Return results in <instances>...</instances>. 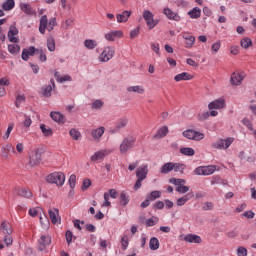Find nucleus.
I'll return each mask as SVG.
<instances>
[{"label":"nucleus","mask_w":256,"mask_h":256,"mask_svg":"<svg viewBox=\"0 0 256 256\" xmlns=\"http://www.w3.org/2000/svg\"><path fill=\"white\" fill-rule=\"evenodd\" d=\"M211 49L213 53H217L221 49V41H217L216 43L212 44Z\"/></svg>","instance_id":"obj_61"},{"label":"nucleus","mask_w":256,"mask_h":256,"mask_svg":"<svg viewBox=\"0 0 256 256\" xmlns=\"http://www.w3.org/2000/svg\"><path fill=\"white\" fill-rule=\"evenodd\" d=\"M108 155H111V150L109 149H101L96 151L91 157L90 161L92 163H101L102 161H105V157H108Z\"/></svg>","instance_id":"obj_5"},{"label":"nucleus","mask_w":256,"mask_h":256,"mask_svg":"<svg viewBox=\"0 0 256 256\" xmlns=\"http://www.w3.org/2000/svg\"><path fill=\"white\" fill-rule=\"evenodd\" d=\"M185 169H186L185 164L173 163V171H175V173H181V174H183V172L185 171Z\"/></svg>","instance_id":"obj_46"},{"label":"nucleus","mask_w":256,"mask_h":256,"mask_svg":"<svg viewBox=\"0 0 256 256\" xmlns=\"http://www.w3.org/2000/svg\"><path fill=\"white\" fill-rule=\"evenodd\" d=\"M149 173V168L147 165H143L137 168L136 170V177L142 181L147 179V174Z\"/></svg>","instance_id":"obj_16"},{"label":"nucleus","mask_w":256,"mask_h":256,"mask_svg":"<svg viewBox=\"0 0 256 256\" xmlns=\"http://www.w3.org/2000/svg\"><path fill=\"white\" fill-rule=\"evenodd\" d=\"M33 125V120H31V116L24 115L23 127L29 129Z\"/></svg>","instance_id":"obj_52"},{"label":"nucleus","mask_w":256,"mask_h":256,"mask_svg":"<svg viewBox=\"0 0 256 256\" xmlns=\"http://www.w3.org/2000/svg\"><path fill=\"white\" fill-rule=\"evenodd\" d=\"M40 129H41L44 137H51L53 135V130L51 128H47V126L45 124H41Z\"/></svg>","instance_id":"obj_44"},{"label":"nucleus","mask_w":256,"mask_h":256,"mask_svg":"<svg viewBox=\"0 0 256 256\" xmlns=\"http://www.w3.org/2000/svg\"><path fill=\"white\" fill-rule=\"evenodd\" d=\"M48 213H49L51 223H53V225H57V222L59 221L57 219V217L59 215V209H57V208L49 209Z\"/></svg>","instance_id":"obj_31"},{"label":"nucleus","mask_w":256,"mask_h":256,"mask_svg":"<svg viewBox=\"0 0 256 256\" xmlns=\"http://www.w3.org/2000/svg\"><path fill=\"white\" fill-rule=\"evenodd\" d=\"M70 189L74 190L75 185L77 183V176L75 174H72L68 180Z\"/></svg>","instance_id":"obj_56"},{"label":"nucleus","mask_w":256,"mask_h":256,"mask_svg":"<svg viewBox=\"0 0 256 256\" xmlns=\"http://www.w3.org/2000/svg\"><path fill=\"white\" fill-rule=\"evenodd\" d=\"M188 15L191 19H199L201 17V9L195 7L188 12Z\"/></svg>","instance_id":"obj_40"},{"label":"nucleus","mask_w":256,"mask_h":256,"mask_svg":"<svg viewBox=\"0 0 256 256\" xmlns=\"http://www.w3.org/2000/svg\"><path fill=\"white\" fill-rule=\"evenodd\" d=\"M176 191H177V193H182V194L188 193L189 186H185L182 184L181 186L176 187Z\"/></svg>","instance_id":"obj_59"},{"label":"nucleus","mask_w":256,"mask_h":256,"mask_svg":"<svg viewBox=\"0 0 256 256\" xmlns=\"http://www.w3.org/2000/svg\"><path fill=\"white\" fill-rule=\"evenodd\" d=\"M50 117L56 123H65V116L61 112H51Z\"/></svg>","instance_id":"obj_29"},{"label":"nucleus","mask_w":256,"mask_h":256,"mask_svg":"<svg viewBox=\"0 0 256 256\" xmlns=\"http://www.w3.org/2000/svg\"><path fill=\"white\" fill-rule=\"evenodd\" d=\"M2 9H3V11H11V10L15 9V0H6L2 4Z\"/></svg>","instance_id":"obj_36"},{"label":"nucleus","mask_w":256,"mask_h":256,"mask_svg":"<svg viewBox=\"0 0 256 256\" xmlns=\"http://www.w3.org/2000/svg\"><path fill=\"white\" fill-rule=\"evenodd\" d=\"M191 79H193V75L189 72H182L174 77V81H176V83H179L180 81H191Z\"/></svg>","instance_id":"obj_24"},{"label":"nucleus","mask_w":256,"mask_h":256,"mask_svg":"<svg viewBox=\"0 0 256 256\" xmlns=\"http://www.w3.org/2000/svg\"><path fill=\"white\" fill-rule=\"evenodd\" d=\"M240 45L242 49H249V47H253V40L249 37H245L240 41Z\"/></svg>","instance_id":"obj_38"},{"label":"nucleus","mask_w":256,"mask_h":256,"mask_svg":"<svg viewBox=\"0 0 256 256\" xmlns=\"http://www.w3.org/2000/svg\"><path fill=\"white\" fill-rule=\"evenodd\" d=\"M51 91H53V87L51 85L46 86L43 91L44 97H51Z\"/></svg>","instance_id":"obj_60"},{"label":"nucleus","mask_w":256,"mask_h":256,"mask_svg":"<svg viewBox=\"0 0 256 256\" xmlns=\"http://www.w3.org/2000/svg\"><path fill=\"white\" fill-rule=\"evenodd\" d=\"M143 19L146 21L147 27H149V29H155V26L158 22L153 18V13L151 11L144 10Z\"/></svg>","instance_id":"obj_9"},{"label":"nucleus","mask_w":256,"mask_h":256,"mask_svg":"<svg viewBox=\"0 0 256 256\" xmlns=\"http://www.w3.org/2000/svg\"><path fill=\"white\" fill-rule=\"evenodd\" d=\"M39 251H45L47 245H51V237L42 235L38 240Z\"/></svg>","instance_id":"obj_21"},{"label":"nucleus","mask_w":256,"mask_h":256,"mask_svg":"<svg viewBox=\"0 0 256 256\" xmlns=\"http://www.w3.org/2000/svg\"><path fill=\"white\" fill-rule=\"evenodd\" d=\"M17 35H19V29H17L15 25H11L8 31V39L10 43H19Z\"/></svg>","instance_id":"obj_12"},{"label":"nucleus","mask_w":256,"mask_h":256,"mask_svg":"<svg viewBox=\"0 0 256 256\" xmlns=\"http://www.w3.org/2000/svg\"><path fill=\"white\" fill-rule=\"evenodd\" d=\"M120 203L125 207L126 205H129V195L127 192L122 191L120 194Z\"/></svg>","instance_id":"obj_45"},{"label":"nucleus","mask_w":256,"mask_h":256,"mask_svg":"<svg viewBox=\"0 0 256 256\" xmlns=\"http://www.w3.org/2000/svg\"><path fill=\"white\" fill-rule=\"evenodd\" d=\"M37 55H39V59L42 63H45V61H47V54H45V51H43V49H38Z\"/></svg>","instance_id":"obj_57"},{"label":"nucleus","mask_w":256,"mask_h":256,"mask_svg":"<svg viewBox=\"0 0 256 256\" xmlns=\"http://www.w3.org/2000/svg\"><path fill=\"white\" fill-rule=\"evenodd\" d=\"M183 241H185L186 243H195V244L203 243V239L201 238V236L197 234H186L183 237Z\"/></svg>","instance_id":"obj_15"},{"label":"nucleus","mask_w":256,"mask_h":256,"mask_svg":"<svg viewBox=\"0 0 256 256\" xmlns=\"http://www.w3.org/2000/svg\"><path fill=\"white\" fill-rule=\"evenodd\" d=\"M104 37L106 41H115V39H121L123 37V31L121 30L111 31L105 34Z\"/></svg>","instance_id":"obj_18"},{"label":"nucleus","mask_w":256,"mask_h":256,"mask_svg":"<svg viewBox=\"0 0 256 256\" xmlns=\"http://www.w3.org/2000/svg\"><path fill=\"white\" fill-rule=\"evenodd\" d=\"M237 255L238 256H247V250L245 249V247H239L237 249Z\"/></svg>","instance_id":"obj_64"},{"label":"nucleus","mask_w":256,"mask_h":256,"mask_svg":"<svg viewBox=\"0 0 256 256\" xmlns=\"http://www.w3.org/2000/svg\"><path fill=\"white\" fill-rule=\"evenodd\" d=\"M84 46L86 47V49H95V47H97V41L87 39L84 41Z\"/></svg>","instance_id":"obj_49"},{"label":"nucleus","mask_w":256,"mask_h":256,"mask_svg":"<svg viewBox=\"0 0 256 256\" xmlns=\"http://www.w3.org/2000/svg\"><path fill=\"white\" fill-rule=\"evenodd\" d=\"M40 223L43 227V229H49V218H47V216H40Z\"/></svg>","instance_id":"obj_54"},{"label":"nucleus","mask_w":256,"mask_h":256,"mask_svg":"<svg viewBox=\"0 0 256 256\" xmlns=\"http://www.w3.org/2000/svg\"><path fill=\"white\" fill-rule=\"evenodd\" d=\"M145 223H146V227H155V225L159 223V218L153 216L152 218L147 219Z\"/></svg>","instance_id":"obj_50"},{"label":"nucleus","mask_w":256,"mask_h":256,"mask_svg":"<svg viewBox=\"0 0 256 256\" xmlns=\"http://www.w3.org/2000/svg\"><path fill=\"white\" fill-rule=\"evenodd\" d=\"M0 151V155L3 159H9L11 153H15V147H13L11 144H6L1 147Z\"/></svg>","instance_id":"obj_14"},{"label":"nucleus","mask_w":256,"mask_h":256,"mask_svg":"<svg viewBox=\"0 0 256 256\" xmlns=\"http://www.w3.org/2000/svg\"><path fill=\"white\" fill-rule=\"evenodd\" d=\"M171 171H173V162L165 163L160 168V173H162V175H167V174L171 173Z\"/></svg>","instance_id":"obj_33"},{"label":"nucleus","mask_w":256,"mask_h":256,"mask_svg":"<svg viewBox=\"0 0 256 256\" xmlns=\"http://www.w3.org/2000/svg\"><path fill=\"white\" fill-rule=\"evenodd\" d=\"M225 98H218L208 104V109L213 111V109H225L226 107Z\"/></svg>","instance_id":"obj_11"},{"label":"nucleus","mask_w":256,"mask_h":256,"mask_svg":"<svg viewBox=\"0 0 256 256\" xmlns=\"http://www.w3.org/2000/svg\"><path fill=\"white\" fill-rule=\"evenodd\" d=\"M180 153L182 155H186L187 157H193V155H195V150L193 148H181L180 149Z\"/></svg>","instance_id":"obj_47"},{"label":"nucleus","mask_w":256,"mask_h":256,"mask_svg":"<svg viewBox=\"0 0 256 256\" xmlns=\"http://www.w3.org/2000/svg\"><path fill=\"white\" fill-rule=\"evenodd\" d=\"M39 163H41V153L35 151L30 155V165L31 167H35V165H39Z\"/></svg>","instance_id":"obj_26"},{"label":"nucleus","mask_w":256,"mask_h":256,"mask_svg":"<svg viewBox=\"0 0 256 256\" xmlns=\"http://www.w3.org/2000/svg\"><path fill=\"white\" fill-rule=\"evenodd\" d=\"M182 135L190 141H203V139H205V133L193 129L185 130L184 132H182Z\"/></svg>","instance_id":"obj_4"},{"label":"nucleus","mask_w":256,"mask_h":256,"mask_svg":"<svg viewBox=\"0 0 256 256\" xmlns=\"http://www.w3.org/2000/svg\"><path fill=\"white\" fill-rule=\"evenodd\" d=\"M54 77L56 81H58V83H65V81H71V76L69 75L61 76L59 72H55Z\"/></svg>","instance_id":"obj_41"},{"label":"nucleus","mask_w":256,"mask_h":256,"mask_svg":"<svg viewBox=\"0 0 256 256\" xmlns=\"http://www.w3.org/2000/svg\"><path fill=\"white\" fill-rule=\"evenodd\" d=\"M210 117L209 112H203L198 114V121H206V119Z\"/></svg>","instance_id":"obj_63"},{"label":"nucleus","mask_w":256,"mask_h":256,"mask_svg":"<svg viewBox=\"0 0 256 256\" xmlns=\"http://www.w3.org/2000/svg\"><path fill=\"white\" fill-rule=\"evenodd\" d=\"M129 17H131V11L125 10L116 15L117 23H127V21H129Z\"/></svg>","instance_id":"obj_25"},{"label":"nucleus","mask_w":256,"mask_h":256,"mask_svg":"<svg viewBox=\"0 0 256 256\" xmlns=\"http://www.w3.org/2000/svg\"><path fill=\"white\" fill-rule=\"evenodd\" d=\"M19 197H24L25 199H31L33 197V194L31 193V190L27 188H20L18 190Z\"/></svg>","instance_id":"obj_35"},{"label":"nucleus","mask_w":256,"mask_h":256,"mask_svg":"<svg viewBox=\"0 0 256 256\" xmlns=\"http://www.w3.org/2000/svg\"><path fill=\"white\" fill-rule=\"evenodd\" d=\"M56 25H57V18L53 17L49 20L47 19V15H43L40 18L39 31L41 35H45L46 29L51 33V31H53Z\"/></svg>","instance_id":"obj_1"},{"label":"nucleus","mask_w":256,"mask_h":256,"mask_svg":"<svg viewBox=\"0 0 256 256\" xmlns=\"http://www.w3.org/2000/svg\"><path fill=\"white\" fill-rule=\"evenodd\" d=\"M105 134V127L101 126L99 128L96 129H92L91 131V136L93 137L94 141H101V138L103 137V135Z\"/></svg>","instance_id":"obj_17"},{"label":"nucleus","mask_w":256,"mask_h":256,"mask_svg":"<svg viewBox=\"0 0 256 256\" xmlns=\"http://www.w3.org/2000/svg\"><path fill=\"white\" fill-rule=\"evenodd\" d=\"M233 141H235L232 137H228L226 139H220L212 144L213 149H229L231 145L233 144Z\"/></svg>","instance_id":"obj_7"},{"label":"nucleus","mask_w":256,"mask_h":256,"mask_svg":"<svg viewBox=\"0 0 256 256\" xmlns=\"http://www.w3.org/2000/svg\"><path fill=\"white\" fill-rule=\"evenodd\" d=\"M245 79V74L234 72L231 76L230 83L231 85H241Z\"/></svg>","instance_id":"obj_20"},{"label":"nucleus","mask_w":256,"mask_h":256,"mask_svg":"<svg viewBox=\"0 0 256 256\" xmlns=\"http://www.w3.org/2000/svg\"><path fill=\"white\" fill-rule=\"evenodd\" d=\"M122 249L125 251L129 247V236L125 235L121 239Z\"/></svg>","instance_id":"obj_58"},{"label":"nucleus","mask_w":256,"mask_h":256,"mask_svg":"<svg viewBox=\"0 0 256 256\" xmlns=\"http://www.w3.org/2000/svg\"><path fill=\"white\" fill-rule=\"evenodd\" d=\"M167 133H169V127L163 126L154 135V139H163V137H167Z\"/></svg>","instance_id":"obj_32"},{"label":"nucleus","mask_w":256,"mask_h":256,"mask_svg":"<svg viewBox=\"0 0 256 256\" xmlns=\"http://www.w3.org/2000/svg\"><path fill=\"white\" fill-rule=\"evenodd\" d=\"M19 7L22 13H24L25 15H28L30 17H37V12L35 11V9H33V6H31V4L21 2L19 4Z\"/></svg>","instance_id":"obj_10"},{"label":"nucleus","mask_w":256,"mask_h":256,"mask_svg":"<svg viewBox=\"0 0 256 256\" xmlns=\"http://www.w3.org/2000/svg\"><path fill=\"white\" fill-rule=\"evenodd\" d=\"M149 245H150L151 251H157V249H159V239H157V237L151 238Z\"/></svg>","instance_id":"obj_43"},{"label":"nucleus","mask_w":256,"mask_h":256,"mask_svg":"<svg viewBox=\"0 0 256 256\" xmlns=\"http://www.w3.org/2000/svg\"><path fill=\"white\" fill-rule=\"evenodd\" d=\"M195 197V193H193V191L187 193L186 195L182 196L181 198H178L176 201V204L178 207H183V205H185V203H187L188 201H191V199H193Z\"/></svg>","instance_id":"obj_19"},{"label":"nucleus","mask_w":256,"mask_h":256,"mask_svg":"<svg viewBox=\"0 0 256 256\" xmlns=\"http://www.w3.org/2000/svg\"><path fill=\"white\" fill-rule=\"evenodd\" d=\"M127 123H129V120H127V118L118 119L115 126L116 131H119L120 129H124V127H127Z\"/></svg>","instance_id":"obj_39"},{"label":"nucleus","mask_w":256,"mask_h":256,"mask_svg":"<svg viewBox=\"0 0 256 256\" xmlns=\"http://www.w3.org/2000/svg\"><path fill=\"white\" fill-rule=\"evenodd\" d=\"M115 56V48L111 46L104 47L102 53L99 56V61L101 63H107V61H111Z\"/></svg>","instance_id":"obj_6"},{"label":"nucleus","mask_w":256,"mask_h":256,"mask_svg":"<svg viewBox=\"0 0 256 256\" xmlns=\"http://www.w3.org/2000/svg\"><path fill=\"white\" fill-rule=\"evenodd\" d=\"M15 127V125L13 123L8 125V128L5 132V134L3 135V139L4 141H7V139H9L11 132L13 131V128Z\"/></svg>","instance_id":"obj_53"},{"label":"nucleus","mask_w":256,"mask_h":256,"mask_svg":"<svg viewBox=\"0 0 256 256\" xmlns=\"http://www.w3.org/2000/svg\"><path fill=\"white\" fill-rule=\"evenodd\" d=\"M217 170V166L208 165V166H199L194 170L195 175H213Z\"/></svg>","instance_id":"obj_8"},{"label":"nucleus","mask_w":256,"mask_h":256,"mask_svg":"<svg viewBox=\"0 0 256 256\" xmlns=\"http://www.w3.org/2000/svg\"><path fill=\"white\" fill-rule=\"evenodd\" d=\"M9 85V80L2 78L0 79V97H5L7 91H5V86Z\"/></svg>","instance_id":"obj_37"},{"label":"nucleus","mask_w":256,"mask_h":256,"mask_svg":"<svg viewBox=\"0 0 256 256\" xmlns=\"http://www.w3.org/2000/svg\"><path fill=\"white\" fill-rule=\"evenodd\" d=\"M8 51L12 55H17V53H19V51H21V46H19V44H9Z\"/></svg>","instance_id":"obj_42"},{"label":"nucleus","mask_w":256,"mask_h":256,"mask_svg":"<svg viewBox=\"0 0 256 256\" xmlns=\"http://www.w3.org/2000/svg\"><path fill=\"white\" fill-rule=\"evenodd\" d=\"M103 107V102L101 100H95L92 103V109H101Z\"/></svg>","instance_id":"obj_62"},{"label":"nucleus","mask_w":256,"mask_h":256,"mask_svg":"<svg viewBox=\"0 0 256 256\" xmlns=\"http://www.w3.org/2000/svg\"><path fill=\"white\" fill-rule=\"evenodd\" d=\"M37 50L35 47L30 46L27 49H24L22 51V59L23 61H29V57H33V55H35V53L37 54Z\"/></svg>","instance_id":"obj_22"},{"label":"nucleus","mask_w":256,"mask_h":256,"mask_svg":"<svg viewBox=\"0 0 256 256\" xmlns=\"http://www.w3.org/2000/svg\"><path fill=\"white\" fill-rule=\"evenodd\" d=\"M135 137L133 136H128L123 138L122 142L120 143L119 146V151L121 153V155H125L127 153H129V151H131V149H133V147H135Z\"/></svg>","instance_id":"obj_2"},{"label":"nucleus","mask_w":256,"mask_h":256,"mask_svg":"<svg viewBox=\"0 0 256 256\" xmlns=\"http://www.w3.org/2000/svg\"><path fill=\"white\" fill-rule=\"evenodd\" d=\"M110 197L111 199H117V190L110 189L108 192L104 193V203L102 207H111V202H109Z\"/></svg>","instance_id":"obj_13"},{"label":"nucleus","mask_w":256,"mask_h":256,"mask_svg":"<svg viewBox=\"0 0 256 256\" xmlns=\"http://www.w3.org/2000/svg\"><path fill=\"white\" fill-rule=\"evenodd\" d=\"M183 39H185V48L186 49H191L193 45H195V37L189 34H184Z\"/></svg>","instance_id":"obj_30"},{"label":"nucleus","mask_w":256,"mask_h":256,"mask_svg":"<svg viewBox=\"0 0 256 256\" xmlns=\"http://www.w3.org/2000/svg\"><path fill=\"white\" fill-rule=\"evenodd\" d=\"M0 231H2L3 235H11L13 233V227L9 222H2Z\"/></svg>","instance_id":"obj_28"},{"label":"nucleus","mask_w":256,"mask_h":256,"mask_svg":"<svg viewBox=\"0 0 256 256\" xmlns=\"http://www.w3.org/2000/svg\"><path fill=\"white\" fill-rule=\"evenodd\" d=\"M161 197V191L155 190L150 193L148 199L151 201H155V199H159Z\"/></svg>","instance_id":"obj_55"},{"label":"nucleus","mask_w":256,"mask_h":256,"mask_svg":"<svg viewBox=\"0 0 256 256\" xmlns=\"http://www.w3.org/2000/svg\"><path fill=\"white\" fill-rule=\"evenodd\" d=\"M163 13L167 16L168 19H170V21H181V16H179L177 12H173V10L169 8H165L163 10Z\"/></svg>","instance_id":"obj_23"},{"label":"nucleus","mask_w":256,"mask_h":256,"mask_svg":"<svg viewBox=\"0 0 256 256\" xmlns=\"http://www.w3.org/2000/svg\"><path fill=\"white\" fill-rule=\"evenodd\" d=\"M46 46H47L48 51H50V53H53L55 51V49H56L55 38L53 36H49L47 38Z\"/></svg>","instance_id":"obj_34"},{"label":"nucleus","mask_w":256,"mask_h":256,"mask_svg":"<svg viewBox=\"0 0 256 256\" xmlns=\"http://www.w3.org/2000/svg\"><path fill=\"white\" fill-rule=\"evenodd\" d=\"M46 181L58 187H63V185H65V174H63V172H54L46 177Z\"/></svg>","instance_id":"obj_3"},{"label":"nucleus","mask_w":256,"mask_h":256,"mask_svg":"<svg viewBox=\"0 0 256 256\" xmlns=\"http://www.w3.org/2000/svg\"><path fill=\"white\" fill-rule=\"evenodd\" d=\"M169 183H172V185H176L177 187H181L182 185H185L186 181L181 178H170Z\"/></svg>","instance_id":"obj_48"},{"label":"nucleus","mask_w":256,"mask_h":256,"mask_svg":"<svg viewBox=\"0 0 256 256\" xmlns=\"http://www.w3.org/2000/svg\"><path fill=\"white\" fill-rule=\"evenodd\" d=\"M69 134L74 141H79V139H81V132H79L77 129H71Z\"/></svg>","instance_id":"obj_51"},{"label":"nucleus","mask_w":256,"mask_h":256,"mask_svg":"<svg viewBox=\"0 0 256 256\" xmlns=\"http://www.w3.org/2000/svg\"><path fill=\"white\" fill-rule=\"evenodd\" d=\"M126 91L128 93H137L138 95H143L145 93V87L141 85L129 86Z\"/></svg>","instance_id":"obj_27"}]
</instances>
